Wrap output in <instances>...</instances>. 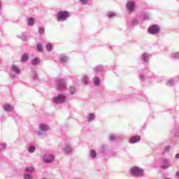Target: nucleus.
Returning <instances> with one entry per match:
<instances>
[{
	"label": "nucleus",
	"instance_id": "22",
	"mask_svg": "<svg viewBox=\"0 0 179 179\" xmlns=\"http://www.w3.org/2000/svg\"><path fill=\"white\" fill-rule=\"evenodd\" d=\"M175 81L173 79H171L168 81V83H166V85H169V86H172L173 85Z\"/></svg>",
	"mask_w": 179,
	"mask_h": 179
},
{
	"label": "nucleus",
	"instance_id": "11",
	"mask_svg": "<svg viewBox=\"0 0 179 179\" xmlns=\"http://www.w3.org/2000/svg\"><path fill=\"white\" fill-rule=\"evenodd\" d=\"M39 129L41 131H43L44 132L48 131L50 129V127H48V125L44 124H39Z\"/></svg>",
	"mask_w": 179,
	"mask_h": 179
},
{
	"label": "nucleus",
	"instance_id": "21",
	"mask_svg": "<svg viewBox=\"0 0 179 179\" xmlns=\"http://www.w3.org/2000/svg\"><path fill=\"white\" fill-rule=\"evenodd\" d=\"M26 173H31V171H34V168L33 166L27 167L25 169Z\"/></svg>",
	"mask_w": 179,
	"mask_h": 179
},
{
	"label": "nucleus",
	"instance_id": "12",
	"mask_svg": "<svg viewBox=\"0 0 179 179\" xmlns=\"http://www.w3.org/2000/svg\"><path fill=\"white\" fill-rule=\"evenodd\" d=\"M90 155L91 159H96L97 153L94 149H91V150H90Z\"/></svg>",
	"mask_w": 179,
	"mask_h": 179
},
{
	"label": "nucleus",
	"instance_id": "6",
	"mask_svg": "<svg viewBox=\"0 0 179 179\" xmlns=\"http://www.w3.org/2000/svg\"><path fill=\"white\" fill-rule=\"evenodd\" d=\"M171 166L170 162L167 159H163L162 160V169H167Z\"/></svg>",
	"mask_w": 179,
	"mask_h": 179
},
{
	"label": "nucleus",
	"instance_id": "36",
	"mask_svg": "<svg viewBox=\"0 0 179 179\" xmlns=\"http://www.w3.org/2000/svg\"><path fill=\"white\" fill-rule=\"evenodd\" d=\"M171 149V146L170 145H167V146H165V152H169Z\"/></svg>",
	"mask_w": 179,
	"mask_h": 179
},
{
	"label": "nucleus",
	"instance_id": "9",
	"mask_svg": "<svg viewBox=\"0 0 179 179\" xmlns=\"http://www.w3.org/2000/svg\"><path fill=\"white\" fill-rule=\"evenodd\" d=\"M81 81L82 83L84 84V85H87L90 81V78L89 77H87V76L84 74L83 76H82Z\"/></svg>",
	"mask_w": 179,
	"mask_h": 179
},
{
	"label": "nucleus",
	"instance_id": "28",
	"mask_svg": "<svg viewBox=\"0 0 179 179\" xmlns=\"http://www.w3.org/2000/svg\"><path fill=\"white\" fill-rule=\"evenodd\" d=\"M38 51H43V45L41 43L36 45Z\"/></svg>",
	"mask_w": 179,
	"mask_h": 179
},
{
	"label": "nucleus",
	"instance_id": "44",
	"mask_svg": "<svg viewBox=\"0 0 179 179\" xmlns=\"http://www.w3.org/2000/svg\"><path fill=\"white\" fill-rule=\"evenodd\" d=\"M73 179H81V178H73Z\"/></svg>",
	"mask_w": 179,
	"mask_h": 179
},
{
	"label": "nucleus",
	"instance_id": "18",
	"mask_svg": "<svg viewBox=\"0 0 179 179\" xmlns=\"http://www.w3.org/2000/svg\"><path fill=\"white\" fill-rule=\"evenodd\" d=\"M28 24L29 26H33L34 24V18H33V17L29 18Z\"/></svg>",
	"mask_w": 179,
	"mask_h": 179
},
{
	"label": "nucleus",
	"instance_id": "19",
	"mask_svg": "<svg viewBox=\"0 0 179 179\" xmlns=\"http://www.w3.org/2000/svg\"><path fill=\"white\" fill-rule=\"evenodd\" d=\"M94 83L95 85H100V78L99 77H94Z\"/></svg>",
	"mask_w": 179,
	"mask_h": 179
},
{
	"label": "nucleus",
	"instance_id": "5",
	"mask_svg": "<svg viewBox=\"0 0 179 179\" xmlns=\"http://www.w3.org/2000/svg\"><path fill=\"white\" fill-rule=\"evenodd\" d=\"M148 31L150 34H157L158 32H159L160 28L159 27H158V25H151L149 27Z\"/></svg>",
	"mask_w": 179,
	"mask_h": 179
},
{
	"label": "nucleus",
	"instance_id": "30",
	"mask_svg": "<svg viewBox=\"0 0 179 179\" xmlns=\"http://www.w3.org/2000/svg\"><path fill=\"white\" fill-rule=\"evenodd\" d=\"M61 62H66V57L62 56L59 58Z\"/></svg>",
	"mask_w": 179,
	"mask_h": 179
},
{
	"label": "nucleus",
	"instance_id": "10",
	"mask_svg": "<svg viewBox=\"0 0 179 179\" xmlns=\"http://www.w3.org/2000/svg\"><path fill=\"white\" fill-rule=\"evenodd\" d=\"M3 108H4L5 111L10 112V111L13 110V106L10 105L9 103H6L3 106Z\"/></svg>",
	"mask_w": 179,
	"mask_h": 179
},
{
	"label": "nucleus",
	"instance_id": "40",
	"mask_svg": "<svg viewBox=\"0 0 179 179\" xmlns=\"http://www.w3.org/2000/svg\"><path fill=\"white\" fill-rule=\"evenodd\" d=\"M176 159H179V153H177V154L176 155Z\"/></svg>",
	"mask_w": 179,
	"mask_h": 179
},
{
	"label": "nucleus",
	"instance_id": "3",
	"mask_svg": "<svg viewBox=\"0 0 179 179\" xmlns=\"http://www.w3.org/2000/svg\"><path fill=\"white\" fill-rule=\"evenodd\" d=\"M66 97L62 94H59L58 96L53 98V101L59 104V103H64L65 101Z\"/></svg>",
	"mask_w": 179,
	"mask_h": 179
},
{
	"label": "nucleus",
	"instance_id": "8",
	"mask_svg": "<svg viewBox=\"0 0 179 179\" xmlns=\"http://www.w3.org/2000/svg\"><path fill=\"white\" fill-rule=\"evenodd\" d=\"M139 141H141V136L139 135L131 136L129 139L130 143H136V142H139Z\"/></svg>",
	"mask_w": 179,
	"mask_h": 179
},
{
	"label": "nucleus",
	"instance_id": "42",
	"mask_svg": "<svg viewBox=\"0 0 179 179\" xmlns=\"http://www.w3.org/2000/svg\"><path fill=\"white\" fill-rule=\"evenodd\" d=\"M38 135H43V133H41V131L38 132Z\"/></svg>",
	"mask_w": 179,
	"mask_h": 179
},
{
	"label": "nucleus",
	"instance_id": "17",
	"mask_svg": "<svg viewBox=\"0 0 179 179\" xmlns=\"http://www.w3.org/2000/svg\"><path fill=\"white\" fill-rule=\"evenodd\" d=\"M31 64L32 65H37V64H40V59H38V57H36L32 59Z\"/></svg>",
	"mask_w": 179,
	"mask_h": 179
},
{
	"label": "nucleus",
	"instance_id": "39",
	"mask_svg": "<svg viewBox=\"0 0 179 179\" xmlns=\"http://www.w3.org/2000/svg\"><path fill=\"white\" fill-rule=\"evenodd\" d=\"M58 85H62V87H64V83H61V81H59V82H58Z\"/></svg>",
	"mask_w": 179,
	"mask_h": 179
},
{
	"label": "nucleus",
	"instance_id": "37",
	"mask_svg": "<svg viewBox=\"0 0 179 179\" xmlns=\"http://www.w3.org/2000/svg\"><path fill=\"white\" fill-rule=\"evenodd\" d=\"M139 78L140 80H141L142 81L145 80V77L143 76H139Z\"/></svg>",
	"mask_w": 179,
	"mask_h": 179
},
{
	"label": "nucleus",
	"instance_id": "33",
	"mask_svg": "<svg viewBox=\"0 0 179 179\" xmlns=\"http://www.w3.org/2000/svg\"><path fill=\"white\" fill-rule=\"evenodd\" d=\"M117 136L115 135H110V141H115L116 139Z\"/></svg>",
	"mask_w": 179,
	"mask_h": 179
},
{
	"label": "nucleus",
	"instance_id": "34",
	"mask_svg": "<svg viewBox=\"0 0 179 179\" xmlns=\"http://www.w3.org/2000/svg\"><path fill=\"white\" fill-rule=\"evenodd\" d=\"M45 29L43 27L39 28V33L40 34H44Z\"/></svg>",
	"mask_w": 179,
	"mask_h": 179
},
{
	"label": "nucleus",
	"instance_id": "38",
	"mask_svg": "<svg viewBox=\"0 0 179 179\" xmlns=\"http://www.w3.org/2000/svg\"><path fill=\"white\" fill-rule=\"evenodd\" d=\"M70 153H72V149H71V148H70V146H69V155Z\"/></svg>",
	"mask_w": 179,
	"mask_h": 179
},
{
	"label": "nucleus",
	"instance_id": "16",
	"mask_svg": "<svg viewBox=\"0 0 179 179\" xmlns=\"http://www.w3.org/2000/svg\"><path fill=\"white\" fill-rule=\"evenodd\" d=\"M94 115L93 113H90L87 116V121H93L94 120Z\"/></svg>",
	"mask_w": 179,
	"mask_h": 179
},
{
	"label": "nucleus",
	"instance_id": "32",
	"mask_svg": "<svg viewBox=\"0 0 179 179\" xmlns=\"http://www.w3.org/2000/svg\"><path fill=\"white\" fill-rule=\"evenodd\" d=\"M88 1H89V0H80V3L82 5H87V3H88Z\"/></svg>",
	"mask_w": 179,
	"mask_h": 179
},
{
	"label": "nucleus",
	"instance_id": "14",
	"mask_svg": "<svg viewBox=\"0 0 179 179\" xmlns=\"http://www.w3.org/2000/svg\"><path fill=\"white\" fill-rule=\"evenodd\" d=\"M29 59V54L25 53L23 55V56L21 58L22 62H25V61Z\"/></svg>",
	"mask_w": 179,
	"mask_h": 179
},
{
	"label": "nucleus",
	"instance_id": "31",
	"mask_svg": "<svg viewBox=\"0 0 179 179\" xmlns=\"http://www.w3.org/2000/svg\"><path fill=\"white\" fill-rule=\"evenodd\" d=\"M35 150H36V148L33 146H31L29 149V153H33L34 152H35Z\"/></svg>",
	"mask_w": 179,
	"mask_h": 179
},
{
	"label": "nucleus",
	"instance_id": "7",
	"mask_svg": "<svg viewBox=\"0 0 179 179\" xmlns=\"http://www.w3.org/2000/svg\"><path fill=\"white\" fill-rule=\"evenodd\" d=\"M127 10H129V12H132L135 8V3L132 1H129L127 4Z\"/></svg>",
	"mask_w": 179,
	"mask_h": 179
},
{
	"label": "nucleus",
	"instance_id": "29",
	"mask_svg": "<svg viewBox=\"0 0 179 179\" xmlns=\"http://www.w3.org/2000/svg\"><path fill=\"white\" fill-rule=\"evenodd\" d=\"M103 66H97L95 67V71H102Z\"/></svg>",
	"mask_w": 179,
	"mask_h": 179
},
{
	"label": "nucleus",
	"instance_id": "23",
	"mask_svg": "<svg viewBox=\"0 0 179 179\" xmlns=\"http://www.w3.org/2000/svg\"><path fill=\"white\" fill-rule=\"evenodd\" d=\"M150 17V15H149V13H144L143 15L144 20H149Z\"/></svg>",
	"mask_w": 179,
	"mask_h": 179
},
{
	"label": "nucleus",
	"instance_id": "43",
	"mask_svg": "<svg viewBox=\"0 0 179 179\" xmlns=\"http://www.w3.org/2000/svg\"><path fill=\"white\" fill-rule=\"evenodd\" d=\"M165 179H172V178H165Z\"/></svg>",
	"mask_w": 179,
	"mask_h": 179
},
{
	"label": "nucleus",
	"instance_id": "25",
	"mask_svg": "<svg viewBox=\"0 0 179 179\" xmlns=\"http://www.w3.org/2000/svg\"><path fill=\"white\" fill-rule=\"evenodd\" d=\"M46 50L48 51H51V50H52V45H51V43L46 45Z\"/></svg>",
	"mask_w": 179,
	"mask_h": 179
},
{
	"label": "nucleus",
	"instance_id": "27",
	"mask_svg": "<svg viewBox=\"0 0 179 179\" xmlns=\"http://www.w3.org/2000/svg\"><path fill=\"white\" fill-rule=\"evenodd\" d=\"M172 57L174 59H179V52H177L176 53H172Z\"/></svg>",
	"mask_w": 179,
	"mask_h": 179
},
{
	"label": "nucleus",
	"instance_id": "2",
	"mask_svg": "<svg viewBox=\"0 0 179 179\" xmlns=\"http://www.w3.org/2000/svg\"><path fill=\"white\" fill-rule=\"evenodd\" d=\"M68 17V12L60 11L57 13V20H65Z\"/></svg>",
	"mask_w": 179,
	"mask_h": 179
},
{
	"label": "nucleus",
	"instance_id": "20",
	"mask_svg": "<svg viewBox=\"0 0 179 179\" xmlns=\"http://www.w3.org/2000/svg\"><path fill=\"white\" fill-rule=\"evenodd\" d=\"M131 23L132 26H137V24H138V20H136V18H134V20H131Z\"/></svg>",
	"mask_w": 179,
	"mask_h": 179
},
{
	"label": "nucleus",
	"instance_id": "13",
	"mask_svg": "<svg viewBox=\"0 0 179 179\" xmlns=\"http://www.w3.org/2000/svg\"><path fill=\"white\" fill-rule=\"evenodd\" d=\"M142 59L143 62H149L150 55L148 53H143Z\"/></svg>",
	"mask_w": 179,
	"mask_h": 179
},
{
	"label": "nucleus",
	"instance_id": "4",
	"mask_svg": "<svg viewBox=\"0 0 179 179\" xmlns=\"http://www.w3.org/2000/svg\"><path fill=\"white\" fill-rule=\"evenodd\" d=\"M55 160V157L52 155H48L43 157V162L45 163H52Z\"/></svg>",
	"mask_w": 179,
	"mask_h": 179
},
{
	"label": "nucleus",
	"instance_id": "15",
	"mask_svg": "<svg viewBox=\"0 0 179 179\" xmlns=\"http://www.w3.org/2000/svg\"><path fill=\"white\" fill-rule=\"evenodd\" d=\"M69 92L71 94V95H73L76 92V87L71 86L69 88Z\"/></svg>",
	"mask_w": 179,
	"mask_h": 179
},
{
	"label": "nucleus",
	"instance_id": "24",
	"mask_svg": "<svg viewBox=\"0 0 179 179\" xmlns=\"http://www.w3.org/2000/svg\"><path fill=\"white\" fill-rule=\"evenodd\" d=\"M12 71H13V72H15L16 73H19V69L16 66H14L12 67Z\"/></svg>",
	"mask_w": 179,
	"mask_h": 179
},
{
	"label": "nucleus",
	"instance_id": "1",
	"mask_svg": "<svg viewBox=\"0 0 179 179\" xmlns=\"http://www.w3.org/2000/svg\"><path fill=\"white\" fill-rule=\"evenodd\" d=\"M130 173L131 176H142L144 174L143 169L137 166H134L130 169Z\"/></svg>",
	"mask_w": 179,
	"mask_h": 179
},
{
	"label": "nucleus",
	"instance_id": "26",
	"mask_svg": "<svg viewBox=\"0 0 179 179\" xmlns=\"http://www.w3.org/2000/svg\"><path fill=\"white\" fill-rule=\"evenodd\" d=\"M107 16H108V17H114V16H116V13H114L113 12H109L107 13Z\"/></svg>",
	"mask_w": 179,
	"mask_h": 179
},
{
	"label": "nucleus",
	"instance_id": "41",
	"mask_svg": "<svg viewBox=\"0 0 179 179\" xmlns=\"http://www.w3.org/2000/svg\"><path fill=\"white\" fill-rule=\"evenodd\" d=\"M176 176H177V177H179V171L176 172Z\"/></svg>",
	"mask_w": 179,
	"mask_h": 179
},
{
	"label": "nucleus",
	"instance_id": "35",
	"mask_svg": "<svg viewBox=\"0 0 179 179\" xmlns=\"http://www.w3.org/2000/svg\"><path fill=\"white\" fill-rule=\"evenodd\" d=\"M24 179H31V176H30L29 174H25V175H24Z\"/></svg>",
	"mask_w": 179,
	"mask_h": 179
}]
</instances>
